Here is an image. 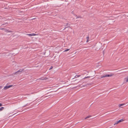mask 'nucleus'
Masks as SVG:
<instances>
[{
  "mask_svg": "<svg viewBox=\"0 0 128 128\" xmlns=\"http://www.w3.org/2000/svg\"><path fill=\"white\" fill-rule=\"evenodd\" d=\"M23 70H24L22 69H20L18 70L14 73V74H19L22 72Z\"/></svg>",
  "mask_w": 128,
  "mask_h": 128,
  "instance_id": "nucleus-1",
  "label": "nucleus"
},
{
  "mask_svg": "<svg viewBox=\"0 0 128 128\" xmlns=\"http://www.w3.org/2000/svg\"><path fill=\"white\" fill-rule=\"evenodd\" d=\"M64 25L65 26V28L64 30L68 27H70V24L69 23H67L66 25Z\"/></svg>",
  "mask_w": 128,
  "mask_h": 128,
  "instance_id": "nucleus-2",
  "label": "nucleus"
},
{
  "mask_svg": "<svg viewBox=\"0 0 128 128\" xmlns=\"http://www.w3.org/2000/svg\"><path fill=\"white\" fill-rule=\"evenodd\" d=\"M124 121V120L123 119H121L119 120L118 121L116 122L114 124V125L116 124H118V123H119L120 122H122Z\"/></svg>",
  "mask_w": 128,
  "mask_h": 128,
  "instance_id": "nucleus-3",
  "label": "nucleus"
},
{
  "mask_svg": "<svg viewBox=\"0 0 128 128\" xmlns=\"http://www.w3.org/2000/svg\"><path fill=\"white\" fill-rule=\"evenodd\" d=\"M12 86V85H9L8 86H5L4 87V90H6L10 88V87Z\"/></svg>",
  "mask_w": 128,
  "mask_h": 128,
  "instance_id": "nucleus-4",
  "label": "nucleus"
},
{
  "mask_svg": "<svg viewBox=\"0 0 128 128\" xmlns=\"http://www.w3.org/2000/svg\"><path fill=\"white\" fill-rule=\"evenodd\" d=\"M26 34L30 36H35L36 34Z\"/></svg>",
  "mask_w": 128,
  "mask_h": 128,
  "instance_id": "nucleus-5",
  "label": "nucleus"
},
{
  "mask_svg": "<svg viewBox=\"0 0 128 128\" xmlns=\"http://www.w3.org/2000/svg\"><path fill=\"white\" fill-rule=\"evenodd\" d=\"M113 75V74H110L106 75V77H111Z\"/></svg>",
  "mask_w": 128,
  "mask_h": 128,
  "instance_id": "nucleus-6",
  "label": "nucleus"
},
{
  "mask_svg": "<svg viewBox=\"0 0 128 128\" xmlns=\"http://www.w3.org/2000/svg\"><path fill=\"white\" fill-rule=\"evenodd\" d=\"M4 108V107H1L0 108V112L2 111L3 110Z\"/></svg>",
  "mask_w": 128,
  "mask_h": 128,
  "instance_id": "nucleus-7",
  "label": "nucleus"
},
{
  "mask_svg": "<svg viewBox=\"0 0 128 128\" xmlns=\"http://www.w3.org/2000/svg\"><path fill=\"white\" fill-rule=\"evenodd\" d=\"M30 104L28 103L26 104L24 106H23V107H25L26 106H29Z\"/></svg>",
  "mask_w": 128,
  "mask_h": 128,
  "instance_id": "nucleus-8",
  "label": "nucleus"
},
{
  "mask_svg": "<svg viewBox=\"0 0 128 128\" xmlns=\"http://www.w3.org/2000/svg\"><path fill=\"white\" fill-rule=\"evenodd\" d=\"M124 105H125V104H120L119 105V107H120Z\"/></svg>",
  "mask_w": 128,
  "mask_h": 128,
  "instance_id": "nucleus-9",
  "label": "nucleus"
},
{
  "mask_svg": "<svg viewBox=\"0 0 128 128\" xmlns=\"http://www.w3.org/2000/svg\"><path fill=\"white\" fill-rule=\"evenodd\" d=\"M89 38V37L88 36H87L86 37V39H87V41H86V42H88L89 41L88 40Z\"/></svg>",
  "mask_w": 128,
  "mask_h": 128,
  "instance_id": "nucleus-10",
  "label": "nucleus"
},
{
  "mask_svg": "<svg viewBox=\"0 0 128 128\" xmlns=\"http://www.w3.org/2000/svg\"><path fill=\"white\" fill-rule=\"evenodd\" d=\"M80 75H76L75 76L74 78H77L78 77H80Z\"/></svg>",
  "mask_w": 128,
  "mask_h": 128,
  "instance_id": "nucleus-11",
  "label": "nucleus"
},
{
  "mask_svg": "<svg viewBox=\"0 0 128 128\" xmlns=\"http://www.w3.org/2000/svg\"><path fill=\"white\" fill-rule=\"evenodd\" d=\"M90 117H91L90 116H87L85 118V119H87V118H90Z\"/></svg>",
  "mask_w": 128,
  "mask_h": 128,
  "instance_id": "nucleus-12",
  "label": "nucleus"
},
{
  "mask_svg": "<svg viewBox=\"0 0 128 128\" xmlns=\"http://www.w3.org/2000/svg\"><path fill=\"white\" fill-rule=\"evenodd\" d=\"M69 50H70V49H67L65 50H64V52H67V51H68Z\"/></svg>",
  "mask_w": 128,
  "mask_h": 128,
  "instance_id": "nucleus-13",
  "label": "nucleus"
},
{
  "mask_svg": "<svg viewBox=\"0 0 128 128\" xmlns=\"http://www.w3.org/2000/svg\"><path fill=\"white\" fill-rule=\"evenodd\" d=\"M104 77H106V75L102 76H101V78H103Z\"/></svg>",
  "mask_w": 128,
  "mask_h": 128,
  "instance_id": "nucleus-14",
  "label": "nucleus"
},
{
  "mask_svg": "<svg viewBox=\"0 0 128 128\" xmlns=\"http://www.w3.org/2000/svg\"><path fill=\"white\" fill-rule=\"evenodd\" d=\"M126 82H128V78H127V79H126Z\"/></svg>",
  "mask_w": 128,
  "mask_h": 128,
  "instance_id": "nucleus-15",
  "label": "nucleus"
},
{
  "mask_svg": "<svg viewBox=\"0 0 128 128\" xmlns=\"http://www.w3.org/2000/svg\"><path fill=\"white\" fill-rule=\"evenodd\" d=\"M53 68V67L52 66H51L50 68V70L52 69Z\"/></svg>",
  "mask_w": 128,
  "mask_h": 128,
  "instance_id": "nucleus-16",
  "label": "nucleus"
},
{
  "mask_svg": "<svg viewBox=\"0 0 128 128\" xmlns=\"http://www.w3.org/2000/svg\"><path fill=\"white\" fill-rule=\"evenodd\" d=\"M2 105L1 103H0V106H2Z\"/></svg>",
  "mask_w": 128,
  "mask_h": 128,
  "instance_id": "nucleus-17",
  "label": "nucleus"
},
{
  "mask_svg": "<svg viewBox=\"0 0 128 128\" xmlns=\"http://www.w3.org/2000/svg\"><path fill=\"white\" fill-rule=\"evenodd\" d=\"M90 77L89 76H87L86 77H85L84 78H89Z\"/></svg>",
  "mask_w": 128,
  "mask_h": 128,
  "instance_id": "nucleus-18",
  "label": "nucleus"
},
{
  "mask_svg": "<svg viewBox=\"0 0 128 128\" xmlns=\"http://www.w3.org/2000/svg\"><path fill=\"white\" fill-rule=\"evenodd\" d=\"M80 18V16H79V17L77 16L76 18Z\"/></svg>",
  "mask_w": 128,
  "mask_h": 128,
  "instance_id": "nucleus-19",
  "label": "nucleus"
},
{
  "mask_svg": "<svg viewBox=\"0 0 128 128\" xmlns=\"http://www.w3.org/2000/svg\"><path fill=\"white\" fill-rule=\"evenodd\" d=\"M7 24V23H5V24H3V25H5V24Z\"/></svg>",
  "mask_w": 128,
  "mask_h": 128,
  "instance_id": "nucleus-20",
  "label": "nucleus"
},
{
  "mask_svg": "<svg viewBox=\"0 0 128 128\" xmlns=\"http://www.w3.org/2000/svg\"><path fill=\"white\" fill-rule=\"evenodd\" d=\"M86 86V85L83 86V87H84V86Z\"/></svg>",
  "mask_w": 128,
  "mask_h": 128,
  "instance_id": "nucleus-21",
  "label": "nucleus"
},
{
  "mask_svg": "<svg viewBox=\"0 0 128 128\" xmlns=\"http://www.w3.org/2000/svg\"><path fill=\"white\" fill-rule=\"evenodd\" d=\"M4 29V28H2V29Z\"/></svg>",
  "mask_w": 128,
  "mask_h": 128,
  "instance_id": "nucleus-22",
  "label": "nucleus"
},
{
  "mask_svg": "<svg viewBox=\"0 0 128 128\" xmlns=\"http://www.w3.org/2000/svg\"><path fill=\"white\" fill-rule=\"evenodd\" d=\"M8 32H10V31H9ZM10 32H11V31H10Z\"/></svg>",
  "mask_w": 128,
  "mask_h": 128,
  "instance_id": "nucleus-23",
  "label": "nucleus"
}]
</instances>
